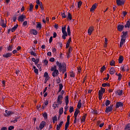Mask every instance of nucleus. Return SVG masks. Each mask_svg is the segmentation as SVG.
Segmentation results:
<instances>
[{
  "instance_id": "1",
  "label": "nucleus",
  "mask_w": 130,
  "mask_h": 130,
  "mask_svg": "<svg viewBox=\"0 0 130 130\" xmlns=\"http://www.w3.org/2000/svg\"><path fill=\"white\" fill-rule=\"evenodd\" d=\"M122 35L121 36V39L120 42V47H122L125 43L126 38L127 37L128 31H123L122 32Z\"/></svg>"
},
{
  "instance_id": "2",
  "label": "nucleus",
  "mask_w": 130,
  "mask_h": 130,
  "mask_svg": "<svg viewBox=\"0 0 130 130\" xmlns=\"http://www.w3.org/2000/svg\"><path fill=\"white\" fill-rule=\"evenodd\" d=\"M121 69L122 71L123 72H125V71H126L127 72H128L129 70V67L127 64H124V65L122 64L121 67Z\"/></svg>"
},
{
  "instance_id": "3",
  "label": "nucleus",
  "mask_w": 130,
  "mask_h": 130,
  "mask_svg": "<svg viewBox=\"0 0 130 130\" xmlns=\"http://www.w3.org/2000/svg\"><path fill=\"white\" fill-rule=\"evenodd\" d=\"M113 105L107 107L106 108L105 112L106 113H109L110 112H111V111L113 110Z\"/></svg>"
},
{
  "instance_id": "4",
  "label": "nucleus",
  "mask_w": 130,
  "mask_h": 130,
  "mask_svg": "<svg viewBox=\"0 0 130 130\" xmlns=\"http://www.w3.org/2000/svg\"><path fill=\"white\" fill-rule=\"evenodd\" d=\"M26 18L25 15H24L23 14L21 15H19L18 20L19 22H23L25 20V19Z\"/></svg>"
},
{
  "instance_id": "5",
  "label": "nucleus",
  "mask_w": 130,
  "mask_h": 130,
  "mask_svg": "<svg viewBox=\"0 0 130 130\" xmlns=\"http://www.w3.org/2000/svg\"><path fill=\"white\" fill-rule=\"evenodd\" d=\"M56 64L58 67V70L59 71V72H61V69L64 68V65L62 64L61 63H59L58 61H56Z\"/></svg>"
},
{
  "instance_id": "6",
  "label": "nucleus",
  "mask_w": 130,
  "mask_h": 130,
  "mask_svg": "<svg viewBox=\"0 0 130 130\" xmlns=\"http://www.w3.org/2000/svg\"><path fill=\"white\" fill-rule=\"evenodd\" d=\"M62 99H63V96L59 94L58 96V98L57 100V103H58V104L61 105V104L62 103Z\"/></svg>"
},
{
  "instance_id": "7",
  "label": "nucleus",
  "mask_w": 130,
  "mask_h": 130,
  "mask_svg": "<svg viewBox=\"0 0 130 130\" xmlns=\"http://www.w3.org/2000/svg\"><path fill=\"white\" fill-rule=\"evenodd\" d=\"M124 28V25H121V24H118L117 27V30L119 32L122 31Z\"/></svg>"
},
{
  "instance_id": "8",
  "label": "nucleus",
  "mask_w": 130,
  "mask_h": 130,
  "mask_svg": "<svg viewBox=\"0 0 130 130\" xmlns=\"http://www.w3.org/2000/svg\"><path fill=\"white\" fill-rule=\"evenodd\" d=\"M12 55H13V53L12 52H9V53H7L6 54H3V56L4 57L8 58L9 57H11V56H12Z\"/></svg>"
},
{
  "instance_id": "9",
  "label": "nucleus",
  "mask_w": 130,
  "mask_h": 130,
  "mask_svg": "<svg viewBox=\"0 0 130 130\" xmlns=\"http://www.w3.org/2000/svg\"><path fill=\"white\" fill-rule=\"evenodd\" d=\"M5 116L8 117L10 116L13 114H14V113L12 112V111H8V110H5Z\"/></svg>"
},
{
  "instance_id": "10",
  "label": "nucleus",
  "mask_w": 130,
  "mask_h": 130,
  "mask_svg": "<svg viewBox=\"0 0 130 130\" xmlns=\"http://www.w3.org/2000/svg\"><path fill=\"white\" fill-rule=\"evenodd\" d=\"M123 104L121 102H117L116 104V108H119V107H123Z\"/></svg>"
},
{
  "instance_id": "11",
  "label": "nucleus",
  "mask_w": 130,
  "mask_h": 130,
  "mask_svg": "<svg viewBox=\"0 0 130 130\" xmlns=\"http://www.w3.org/2000/svg\"><path fill=\"white\" fill-rule=\"evenodd\" d=\"M59 75V71L58 70H55L54 72L52 73V76L53 78H55L56 76H57Z\"/></svg>"
},
{
  "instance_id": "12",
  "label": "nucleus",
  "mask_w": 130,
  "mask_h": 130,
  "mask_svg": "<svg viewBox=\"0 0 130 130\" xmlns=\"http://www.w3.org/2000/svg\"><path fill=\"white\" fill-rule=\"evenodd\" d=\"M124 5V1L121 0H117V5L122 6Z\"/></svg>"
},
{
  "instance_id": "13",
  "label": "nucleus",
  "mask_w": 130,
  "mask_h": 130,
  "mask_svg": "<svg viewBox=\"0 0 130 130\" xmlns=\"http://www.w3.org/2000/svg\"><path fill=\"white\" fill-rule=\"evenodd\" d=\"M97 6L98 5L96 4V3H95L90 9V12H93V11L96 8Z\"/></svg>"
},
{
  "instance_id": "14",
  "label": "nucleus",
  "mask_w": 130,
  "mask_h": 130,
  "mask_svg": "<svg viewBox=\"0 0 130 130\" xmlns=\"http://www.w3.org/2000/svg\"><path fill=\"white\" fill-rule=\"evenodd\" d=\"M124 27L125 28H130V19H129L127 22H126V24L125 25H124Z\"/></svg>"
},
{
  "instance_id": "15",
  "label": "nucleus",
  "mask_w": 130,
  "mask_h": 130,
  "mask_svg": "<svg viewBox=\"0 0 130 130\" xmlns=\"http://www.w3.org/2000/svg\"><path fill=\"white\" fill-rule=\"evenodd\" d=\"M45 124H46V122L45 121H42L41 122V123H40V126H39V127L41 129H42V128H43L45 126Z\"/></svg>"
},
{
  "instance_id": "16",
  "label": "nucleus",
  "mask_w": 130,
  "mask_h": 130,
  "mask_svg": "<svg viewBox=\"0 0 130 130\" xmlns=\"http://www.w3.org/2000/svg\"><path fill=\"white\" fill-rule=\"evenodd\" d=\"M63 123V121H62L59 123V124H57L56 126V129L60 130Z\"/></svg>"
},
{
  "instance_id": "17",
  "label": "nucleus",
  "mask_w": 130,
  "mask_h": 130,
  "mask_svg": "<svg viewBox=\"0 0 130 130\" xmlns=\"http://www.w3.org/2000/svg\"><path fill=\"white\" fill-rule=\"evenodd\" d=\"M71 41H72V38H69L68 39V41L66 44V49H68L69 46H70V42Z\"/></svg>"
},
{
  "instance_id": "18",
  "label": "nucleus",
  "mask_w": 130,
  "mask_h": 130,
  "mask_svg": "<svg viewBox=\"0 0 130 130\" xmlns=\"http://www.w3.org/2000/svg\"><path fill=\"white\" fill-rule=\"evenodd\" d=\"M115 93L117 95L120 96L123 93V91L122 90H116Z\"/></svg>"
},
{
  "instance_id": "19",
  "label": "nucleus",
  "mask_w": 130,
  "mask_h": 130,
  "mask_svg": "<svg viewBox=\"0 0 130 130\" xmlns=\"http://www.w3.org/2000/svg\"><path fill=\"white\" fill-rule=\"evenodd\" d=\"M62 29V33L63 34V35H67V32L66 31V26L65 25L64 26H63V27H62L61 28Z\"/></svg>"
},
{
  "instance_id": "20",
  "label": "nucleus",
  "mask_w": 130,
  "mask_h": 130,
  "mask_svg": "<svg viewBox=\"0 0 130 130\" xmlns=\"http://www.w3.org/2000/svg\"><path fill=\"white\" fill-rule=\"evenodd\" d=\"M110 74L111 75H114L115 73V70L114 68V67H111V69L109 71Z\"/></svg>"
},
{
  "instance_id": "21",
  "label": "nucleus",
  "mask_w": 130,
  "mask_h": 130,
  "mask_svg": "<svg viewBox=\"0 0 130 130\" xmlns=\"http://www.w3.org/2000/svg\"><path fill=\"white\" fill-rule=\"evenodd\" d=\"M13 45H9V46L7 47V51H13Z\"/></svg>"
},
{
  "instance_id": "22",
  "label": "nucleus",
  "mask_w": 130,
  "mask_h": 130,
  "mask_svg": "<svg viewBox=\"0 0 130 130\" xmlns=\"http://www.w3.org/2000/svg\"><path fill=\"white\" fill-rule=\"evenodd\" d=\"M124 60V58L122 55L119 56L118 61L119 63H122L123 61Z\"/></svg>"
},
{
  "instance_id": "23",
  "label": "nucleus",
  "mask_w": 130,
  "mask_h": 130,
  "mask_svg": "<svg viewBox=\"0 0 130 130\" xmlns=\"http://www.w3.org/2000/svg\"><path fill=\"white\" fill-rule=\"evenodd\" d=\"M1 26H2L3 28H6L7 27V24L6 23H4V20L2 19H1Z\"/></svg>"
},
{
  "instance_id": "24",
  "label": "nucleus",
  "mask_w": 130,
  "mask_h": 130,
  "mask_svg": "<svg viewBox=\"0 0 130 130\" xmlns=\"http://www.w3.org/2000/svg\"><path fill=\"white\" fill-rule=\"evenodd\" d=\"M30 33L33 34L34 35H37L38 34V31L37 30L32 29L30 30Z\"/></svg>"
},
{
  "instance_id": "25",
  "label": "nucleus",
  "mask_w": 130,
  "mask_h": 130,
  "mask_svg": "<svg viewBox=\"0 0 130 130\" xmlns=\"http://www.w3.org/2000/svg\"><path fill=\"white\" fill-rule=\"evenodd\" d=\"M18 26V24H16L14 26H13V27L11 29L12 32H14Z\"/></svg>"
},
{
  "instance_id": "26",
  "label": "nucleus",
  "mask_w": 130,
  "mask_h": 130,
  "mask_svg": "<svg viewBox=\"0 0 130 130\" xmlns=\"http://www.w3.org/2000/svg\"><path fill=\"white\" fill-rule=\"evenodd\" d=\"M67 32H68V36H70L71 35V29L69 25L68 26Z\"/></svg>"
},
{
  "instance_id": "27",
  "label": "nucleus",
  "mask_w": 130,
  "mask_h": 130,
  "mask_svg": "<svg viewBox=\"0 0 130 130\" xmlns=\"http://www.w3.org/2000/svg\"><path fill=\"white\" fill-rule=\"evenodd\" d=\"M63 107H61L59 109L58 113H59V115H61L63 114Z\"/></svg>"
},
{
  "instance_id": "28",
  "label": "nucleus",
  "mask_w": 130,
  "mask_h": 130,
  "mask_svg": "<svg viewBox=\"0 0 130 130\" xmlns=\"http://www.w3.org/2000/svg\"><path fill=\"white\" fill-rule=\"evenodd\" d=\"M65 101H66V105L68 106L69 101V96L67 95L65 98Z\"/></svg>"
},
{
  "instance_id": "29",
  "label": "nucleus",
  "mask_w": 130,
  "mask_h": 130,
  "mask_svg": "<svg viewBox=\"0 0 130 130\" xmlns=\"http://www.w3.org/2000/svg\"><path fill=\"white\" fill-rule=\"evenodd\" d=\"M81 106H82L81 100H79V101L78 103L77 107H78V108L80 109L81 108Z\"/></svg>"
},
{
  "instance_id": "30",
  "label": "nucleus",
  "mask_w": 130,
  "mask_h": 130,
  "mask_svg": "<svg viewBox=\"0 0 130 130\" xmlns=\"http://www.w3.org/2000/svg\"><path fill=\"white\" fill-rule=\"evenodd\" d=\"M110 86V84L109 83H104L102 84V86L103 87H105L106 86L109 87Z\"/></svg>"
},
{
  "instance_id": "31",
  "label": "nucleus",
  "mask_w": 130,
  "mask_h": 130,
  "mask_svg": "<svg viewBox=\"0 0 130 130\" xmlns=\"http://www.w3.org/2000/svg\"><path fill=\"white\" fill-rule=\"evenodd\" d=\"M59 103H58V104H53L52 107L53 108V109H55L56 108H59Z\"/></svg>"
},
{
  "instance_id": "32",
  "label": "nucleus",
  "mask_w": 130,
  "mask_h": 130,
  "mask_svg": "<svg viewBox=\"0 0 130 130\" xmlns=\"http://www.w3.org/2000/svg\"><path fill=\"white\" fill-rule=\"evenodd\" d=\"M59 90H58V92H60L61 91V90H62V89L63 87L62 84H59Z\"/></svg>"
},
{
  "instance_id": "33",
  "label": "nucleus",
  "mask_w": 130,
  "mask_h": 130,
  "mask_svg": "<svg viewBox=\"0 0 130 130\" xmlns=\"http://www.w3.org/2000/svg\"><path fill=\"white\" fill-rule=\"evenodd\" d=\"M124 130H130V123L127 124L124 127Z\"/></svg>"
},
{
  "instance_id": "34",
  "label": "nucleus",
  "mask_w": 130,
  "mask_h": 130,
  "mask_svg": "<svg viewBox=\"0 0 130 130\" xmlns=\"http://www.w3.org/2000/svg\"><path fill=\"white\" fill-rule=\"evenodd\" d=\"M79 113H80V111L78 109H76V111L74 112V115L77 116Z\"/></svg>"
},
{
  "instance_id": "35",
  "label": "nucleus",
  "mask_w": 130,
  "mask_h": 130,
  "mask_svg": "<svg viewBox=\"0 0 130 130\" xmlns=\"http://www.w3.org/2000/svg\"><path fill=\"white\" fill-rule=\"evenodd\" d=\"M56 68H57V67L56 66H54L53 67H51V72H54V71L57 70H56Z\"/></svg>"
},
{
  "instance_id": "36",
  "label": "nucleus",
  "mask_w": 130,
  "mask_h": 130,
  "mask_svg": "<svg viewBox=\"0 0 130 130\" xmlns=\"http://www.w3.org/2000/svg\"><path fill=\"white\" fill-rule=\"evenodd\" d=\"M74 111V109L73 107L70 106L69 109V112L72 113Z\"/></svg>"
},
{
  "instance_id": "37",
  "label": "nucleus",
  "mask_w": 130,
  "mask_h": 130,
  "mask_svg": "<svg viewBox=\"0 0 130 130\" xmlns=\"http://www.w3.org/2000/svg\"><path fill=\"white\" fill-rule=\"evenodd\" d=\"M34 8V6L32 4L30 5V7H29V10L30 12H32Z\"/></svg>"
},
{
  "instance_id": "38",
  "label": "nucleus",
  "mask_w": 130,
  "mask_h": 130,
  "mask_svg": "<svg viewBox=\"0 0 130 130\" xmlns=\"http://www.w3.org/2000/svg\"><path fill=\"white\" fill-rule=\"evenodd\" d=\"M44 77L45 78H50L48 73L47 72H45L44 75Z\"/></svg>"
},
{
  "instance_id": "39",
  "label": "nucleus",
  "mask_w": 130,
  "mask_h": 130,
  "mask_svg": "<svg viewBox=\"0 0 130 130\" xmlns=\"http://www.w3.org/2000/svg\"><path fill=\"white\" fill-rule=\"evenodd\" d=\"M42 28V24L40 23L37 24V28L41 29Z\"/></svg>"
},
{
  "instance_id": "40",
  "label": "nucleus",
  "mask_w": 130,
  "mask_h": 130,
  "mask_svg": "<svg viewBox=\"0 0 130 130\" xmlns=\"http://www.w3.org/2000/svg\"><path fill=\"white\" fill-rule=\"evenodd\" d=\"M31 55L32 56H34L35 57H37V54L33 51H31L30 52Z\"/></svg>"
},
{
  "instance_id": "41",
  "label": "nucleus",
  "mask_w": 130,
  "mask_h": 130,
  "mask_svg": "<svg viewBox=\"0 0 130 130\" xmlns=\"http://www.w3.org/2000/svg\"><path fill=\"white\" fill-rule=\"evenodd\" d=\"M110 103H111V102L109 100H107L106 101V103H105L106 106L108 107V106L110 104Z\"/></svg>"
},
{
  "instance_id": "42",
  "label": "nucleus",
  "mask_w": 130,
  "mask_h": 130,
  "mask_svg": "<svg viewBox=\"0 0 130 130\" xmlns=\"http://www.w3.org/2000/svg\"><path fill=\"white\" fill-rule=\"evenodd\" d=\"M18 119H19V117H17L15 118V119L11 121V122H13L14 123H15L18 121Z\"/></svg>"
},
{
  "instance_id": "43",
  "label": "nucleus",
  "mask_w": 130,
  "mask_h": 130,
  "mask_svg": "<svg viewBox=\"0 0 130 130\" xmlns=\"http://www.w3.org/2000/svg\"><path fill=\"white\" fill-rule=\"evenodd\" d=\"M62 70L61 69V71H62V73L64 74L65 72H67V67H63L62 68Z\"/></svg>"
},
{
  "instance_id": "44",
  "label": "nucleus",
  "mask_w": 130,
  "mask_h": 130,
  "mask_svg": "<svg viewBox=\"0 0 130 130\" xmlns=\"http://www.w3.org/2000/svg\"><path fill=\"white\" fill-rule=\"evenodd\" d=\"M106 69V67L105 66H103L101 69V73H103L104 71Z\"/></svg>"
},
{
  "instance_id": "45",
  "label": "nucleus",
  "mask_w": 130,
  "mask_h": 130,
  "mask_svg": "<svg viewBox=\"0 0 130 130\" xmlns=\"http://www.w3.org/2000/svg\"><path fill=\"white\" fill-rule=\"evenodd\" d=\"M43 116L45 119H47L48 117V115L46 112H45L43 114Z\"/></svg>"
},
{
  "instance_id": "46",
  "label": "nucleus",
  "mask_w": 130,
  "mask_h": 130,
  "mask_svg": "<svg viewBox=\"0 0 130 130\" xmlns=\"http://www.w3.org/2000/svg\"><path fill=\"white\" fill-rule=\"evenodd\" d=\"M70 73L71 74L70 75V77H71L72 78H75V75H74V73H73V71L70 72Z\"/></svg>"
},
{
  "instance_id": "47",
  "label": "nucleus",
  "mask_w": 130,
  "mask_h": 130,
  "mask_svg": "<svg viewBox=\"0 0 130 130\" xmlns=\"http://www.w3.org/2000/svg\"><path fill=\"white\" fill-rule=\"evenodd\" d=\"M68 18L70 20H72V14L70 13H68Z\"/></svg>"
},
{
  "instance_id": "48",
  "label": "nucleus",
  "mask_w": 130,
  "mask_h": 130,
  "mask_svg": "<svg viewBox=\"0 0 130 130\" xmlns=\"http://www.w3.org/2000/svg\"><path fill=\"white\" fill-rule=\"evenodd\" d=\"M39 6H40V8H41V10H42V11H44V7H43V6L42 2H41V4H40Z\"/></svg>"
},
{
  "instance_id": "49",
  "label": "nucleus",
  "mask_w": 130,
  "mask_h": 130,
  "mask_svg": "<svg viewBox=\"0 0 130 130\" xmlns=\"http://www.w3.org/2000/svg\"><path fill=\"white\" fill-rule=\"evenodd\" d=\"M101 91L102 92V93H105V91H106V89H105V88H103V87H101Z\"/></svg>"
},
{
  "instance_id": "50",
  "label": "nucleus",
  "mask_w": 130,
  "mask_h": 130,
  "mask_svg": "<svg viewBox=\"0 0 130 130\" xmlns=\"http://www.w3.org/2000/svg\"><path fill=\"white\" fill-rule=\"evenodd\" d=\"M115 61L113 60H112L111 61H110V65L113 66H115Z\"/></svg>"
},
{
  "instance_id": "51",
  "label": "nucleus",
  "mask_w": 130,
  "mask_h": 130,
  "mask_svg": "<svg viewBox=\"0 0 130 130\" xmlns=\"http://www.w3.org/2000/svg\"><path fill=\"white\" fill-rule=\"evenodd\" d=\"M27 25V21L25 20L24 21V22L22 24V26H26Z\"/></svg>"
},
{
  "instance_id": "52",
  "label": "nucleus",
  "mask_w": 130,
  "mask_h": 130,
  "mask_svg": "<svg viewBox=\"0 0 130 130\" xmlns=\"http://www.w3.org/2000/svg\"><path fill=\"white\" fill-rule=\"evenodd\" d=\"M109 76H110L109 74H107V77L105 78L104 80H106V81H108L109 79Z\"/></svg>"
},
{
  "instance_id": "53",
  "label": "nucleus",
  "mask_w": 130,
  "mask_h": 130,
  "mask_svg": "<svg viewBox=\"0 0 130 130\" xmlns=\"http://www.w3.org/2000/svg\"><path fill=\"white\" fill-rule=\"evenodd\" d=\"M61 15L63 18H66L67 17V15L65 14V13H61Z\"/></svg>"
},
{
  "instance_id": "54",
  "label": "nucleus",
  "mask_w": 130,
  "mask_h": 130,
  "mask_svg": "<svg viewBox=\"0 0 130 130\" xmlns=\"http://www.w3.org/2000/svg\"><path fill=\"white\" fill-rule=\"evenodd\" d=\"M40 61V58H37L36 61V65H37L39 63Z\"/></svg>"
},
{
  "instance_id": "55",
  "label": "nucleus",
  "mask_w": 130,
  "mask_h": 130,
  "mask_svg": "<svg viewBox=\"0 0 130 130\" xmlns=\"http://www.w3.org/2000/svg\"><path fill=\"white\" fill-rule=\"evenodd\" d=\"M68 36V34H63L62 38L63 40L66 39V37Z\"/></svg>"
},
{
  "instance_id": "56",
  "label": "nucleus",
  "mask_w": 130,
  "mask_h": 130,
  "mask_svg": "<svg viewBox=\"0 0 130 130\" xmlns=\"http://www.w3.org/2000/svg\"><path fill=\"white\" fill-rule=\"evenodd\" d=\"M82 6V2L81 1H79L78 3V8H80V6Z\"/></svg>"
},
{
  "instance_id": "57",
  "label": "nucleus",
  "mask_w": 130,
  "mask_h": 130,
  "mask_svg": "<svg viewBox=\"0 0 130 130\" xmlns=\"http://www.w3.org/2000/svg\"><path fill=\"white\" fill-rule=\"evenodd\" d=\"M70 124V122H67L65 124V127L68 128Z\"/></svg>"
},
{
  "instance_id": "58",
  "label": "nucleus",
  "mask_w": 130,
  "mask_h": 130,
  "mask_svg": "<svg viewBox=\"0 0 130 130\" xmlns=\"http://www.w3.org/2000/svg\"><path fill=\"white\" fill-rule=\"evenodd\" d=\"M99 96H103V92L100 90L99 91Z\"/></svg>"
},
{
  "instance_id": "59",
  "label": "nucleus",
  "mask_w": 130,
  "mask_h": 130,
  "mask_svg": "<svg viewBox=\"0 0 130 130\" xmlns=\"http://www.w3.org/2000/svg\"><path fill=\"white\" fill-rule=\"evenodd\" d=\"M14 128V126L13 125H10V127L8 128V130H12Z\"/></svg>"
},
{
  "instance_id": "60",
  "label": "nucleus",
  "mask_w": 130,
  "mask_h": 130,
  "mask_svg": "<svg viewBox=\"0 0 130 130\" xmlns=\"http://www.w3.org/2000/svg\"><path fill=\"white\" fill-rule=\"evenodd\" d=\"M92 113L94 114H98V111L95 110L92 111Z\"/></svg>"
},
{
  "instance_id": "61",
  "label": "nucleus",
  "mask_w": 130,
  "mask_h": 130,
  "mask_svg": "<svg viewBox=\"0 0 130 130\" xmlns=\"http://www.w3.org/2000/svg\"><path fill=\"white\" fill-rule=\"evenodd\" d=\"M49 61L50 62H54L55 61V58H50Z\"/></svg>"
},
{
  "instance_id": "62",
  "label": "nucleus",
  "mask_w": 130,
  "mask_h": 130,
  "mask_svg": "<svg viewBox=\"0 0 130 130\" xmlns=\"http://www.w3.org/2000/svg\"><path fill=\"white\" fill-rule=\"evenodd\" d=\"M36 66H37V67L39 69H41V66H42L41 64H37Z\"/></svg>"
},
{
  "instance_id": "63",
  "label": "nucleus",
  "mask_w": 130,
  "mask_h": 130,
  "mask_svg": "<svg viewBox=\"0 0 130 130\" xmlns=\"http://www.w3.org/2000/svg\"><path fill=\"white\" fill-rule=\"evenodd\" d=\"M36 3H37V5H40V4H41V2L40 0H37L36 1Z\"/></svg>"
},
{
  "instance_id": "64",
  "label": "nucleus",
  "mask_w": 130,
  "mask_h": 130,
  "mask_svg": "<svg viewBox=\"0 0 130 130\" xmlns=\"http://www.w3.org/2000/svg\"><path fill=\"white\" fill-rule=\"evenodd\" d=\"M53 121H57V116H54L53 117Z\"/></svg>"
}]
</instances>
